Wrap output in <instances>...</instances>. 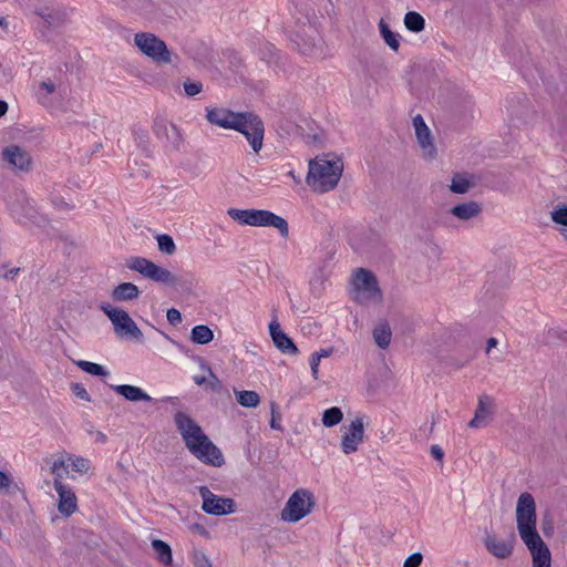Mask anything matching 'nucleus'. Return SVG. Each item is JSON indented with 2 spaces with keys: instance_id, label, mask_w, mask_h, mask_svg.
I'll return each instance as SVG.
<instances>
[{
  "instance_id": "nucleus-13",
  "label": "nucleus",
  "mask_w": 567,
  "mask_h": 567,
  "mask_svg": "<svg viewBox=\"0 0 567 567\" xmlns=\"http://www.w3.org/2000/svg\"><path fill=\"white\" fill-rule=\"evenodd\" d=\"M199 495L203 498L202 509L214 516H221L235 512V502L231 498L214 494L208 487H199Z\"/></svg>"
},
{
  "instance_id": "nucleus-50",
  "label": "nucleus",
  "mask_w": 567,
  "mask_h": 567,
  "mask_svg": "<svg viewBox=\"0 0 567 567\" xmlns=\"http://www.w3.org/2000/svg\"><path fill=\"white\" fill-rule=\"evenodd\" d=\"M76 395L84 400H89V395L85 389H80V391L76 392Z\"/></svg>"
},
{
  "instance_id": "nucleus-7",
  "label": "nucleus",
  "mask_w": 567,
  "mask_h": 567,
  "mask_svg": "<svg viewBox=\"0 0 567 567\" xmlns=\"http://www.w3.org/2000/svg\"><path fill=\"white\" fill-rule=\"evenodd\" d=\"M100 309L112 322L114 332L117 337L134 339L137 341H142L144 339L143 332L130 317L127 311L112 307L109 303H102Z\"/></svg>"
},
{
  "instance_id": "nucleus-2",
  "label": "nucleus",
  "mask_w": 567,
  "mask_h": 567,
  "mask_svg": "<svg viewBox=\"0 0 567 567\" xmlns=\"http://www.w3.org/2000/svg\"><path fill=\"white\" fill-rule=\"evenodd\" d=\"M175 423L187 449L194 456L213 466L219 467L224 464L220 450L205 435L202 427L193 419L183 412H178L175 415Z\"/></svg>"
},
{
  "instance_id": "nucleus-1",
  "label": "nucleus",
  "mask_w": 567,
  "mask_h": 567,
  "mask_svg": "<svg viewBox=\"0 0 567 567\" xmlns=\"http://www.w3.org/2000/svg\"><path fill=\"white\" fill-rule=\"evenodd\" d=\"M516 524L519 537L529 549L533 567H551V555L537 533L536 503L530 493H522L516 504Z\"/></svg>"
},
{
  "instance_id": "nucleus-45",
  "label": "nucleus",
  "mask_w": 567,
  "mask_h": 567,
  "mask_svg": "<svg viewBox=\"0 0 567 567\" xmlns=\"http://www.w3.org/2000/svg\"><path fill=\"white\" fill-rule=\"evenodd\" d=\"M431 454L437 461H442L444 456L443 450L439 445L431 446Z\"/></svg>"
},
{
  "instance_id": "nucleus-24",
  "label": "nucleus",
  "mask_w": 567,
  "mask_h": 567,
  "mask_svg": "<svg viewBox=\"0 0 567 567\" xmlns=\"http://www.w3.org/2000/svg\"><path fill=\"white\" fill-rule=\"evenodd\" d=\"M111 388L130 402H151L153 399L142 389L131 384L111 385Z\"/></svg>"
},
{
  "instance_id": "nucleus-54",
  "label": "nucleus",
  "mask_w": 567,
  "mask_h": 567,
  "mask_svg": "<svg viewBox=\"0 0 567 567\" xmlns=\"http://www.w3.org/2000/svg\"><path fill=\"white\" fill-rule=\"evenodd\" d=\"M203 368H205V369H206V371H207L208 375H209L212 379L216 380V377H215V375H214V373L212 372L210 368H208V367H206V365H203Z\"/></svg>"
},
{
  "instance_id": "nucleus-55",
  "label": "nucleus",
  "mask_w": 567,
  "mask_h": 567,
  "mask_svg": "<svg viewBox=\"0 0 567 567\" xmlns=\"http://www.w3.org/2000/svg\"><path fill=\"white\" fill-rule=\"evenodd\" d=\"M275 425H277V422H274L271 423V427H275Z\"/></svg>"
},
{
  "instance_id": "nucleus-12",
  "label": "nucleus",
  "mask_w": 567,
  "mask_h": 567,
  "mask_svg": "<svg viewBox=\"0 0 567 567\" xmlns=\"http://www.w3.org/2000/svg\"><path fill=\"white\" fill-rule=\"evenodd\" d=\"M365 416H354L348 425H344L341 437V451L349 455L355 453L364 440Z\"/></svg>"
},
{
  "instance_id": "nucleus-21",
  "label": "nucleus",
  "mask_w": 567,
  "mask_h": 567,
  "mask_svg": "<svg viewBox=\"0 0 567 567\" xmlns=\"http://www.w3.org/2000/svg\"><path fill=\"white\" fill-rule=\"evenodd\" d=\"M154 132L158 138L167 140L174 147H178L183 141L182 133L177 126L163 118L155 121Z\"/></svg>"
},
{
  "instance_id": "nucleus-6",
  "label": "nucleus",
  "mask_w": 567,
  "mask_h": 567,
  "mask_svg": "<svg viewBox=\"0 0 567 567\" xmlns=\"http://www.w3.org/2000/svg\"><path fill=\"white\" fill-rule=\"evenodd\" d=\"M316 506V498L307 488L296 489L280 512V518L286 523H298L308 516Z\"/></svg>"
},
{
  "instance_id": "nucleus-28",
  "label": "nucleus",
  "mask_w": 567,
  "mask_h": 567,
  "mask_svg": "<svg viewBox=\"0 0 567 567\" xmlns=\"http://www.w3.org/2000/svg\"><path fill=\"white\" fill-rule=\"evenodd\" d=\"M392 332L386 322L379 323L373 329V339L379 348L386 349L391 342Z\"/></svg>"
},
{
  "instance_id": "nucleus-8",
  "label": "nucleus",
  "mask_w": 567,
  "mask_h": 567,
  "mask_svg": "<svg viewBox=\"0 0 567 567\" xmlns=\"http://www.w3.org/2000/svg\"><path fill=\"white\" fill-rule=\"evenodd\" d=\"M134 45L143 55L147 56L157 64H168L172 62V54L166 43L154 33H136L134 35Z\"/></svg>"
},
{
  "instance_id": "nucleus-15",
  "label": "nucleus",
  "mask_w": 567,
  "mask_h": 567,
  "mask_svg": "<svg viewBox=\"0 0 567 567\" xmlns=\"http://www.w3.org/2000/svg\"><path fill=\"white\" fill-rule=\"evenodd\" d=\"M293 42L298 50L305 55L319 56L322 54V38L311 27L303 30V34H296Z\"/></svg>"
},
{
  "instance_id": "nucleus-38",
  "label": "nucleus",
  "mask_w": 567,
  "mask_h": 567,
  "mask_svg": "<svg viewBox=\"0 0 567 567\" xmlns=\"http://www.w3.org/2000/svg\"><path fill=\"white\" fill-rule=\"evenodd\" d=\"M184 90L187 95L194 96L202 92L203 84L200 82H185Z\"/></svg>"
},
{
  "instance_id": "nucleus-47",
  "label": "nucleus",
  "mask_w": 567,
  "mask_h": 567,
  "mask_svg": "<svg viewBox=\"0 0 567 567\" xmlns=\"http://www.w3.org/2000/svg\"><path fill=\"white\" fill-rule=\"evenodd\" d=\"M19 270V268H12L9 271H7L3 276L6 279H13L18 275Z\"/></svg>"
},
{
  "instance_id": "nucleus-19",
  "label": "nucleus",
  "mask_w": 567,
  "mask_h": 567,
  "mask_svg": "<svg viewBox=\"0 0 567 567\" xmlns=\"http://www.w3.org/2000/svg\"><path fill=\"white\" fill-rule=\"evenodd\" d=\"M269 333H270L274 344L282 353H286V354H297L298 353V348L295 346L292 339L289 338L281 330L280 324L277 320H272L269 323Z\"/></svg>"
},
{
  "instance_id": "nucleus-26",
  "label": "nucleus",
  "mask_w": 567,
  "mask_h": 567,
  "mask_svg": "<svg viewBox=\"0 0 567 567\" xmlns=\"http://www.w3.org/2000/svg\"><path fill=\"white\" fill-rule=\"evenodd\" d=\"M550 219L567 241V205L561 203L557 204L550 212Z\"/></svg>"
},
{
  "instance_id": "nucleus-3",
  "label": "nucleus",
  "mask_w": 567,
  "mask_h": 567,
  "mask_svg": "<svg viewBox=\"0 0 567 567\" xmlns=\"http://www.w3.org/2000/svg\"><path fill=\"white\" fill-rule=\"evenodd\" d=\"M342 171L339 158L317 157L309 163L307 183L316 192H329L337 186Z\"/></svg>"
},
{
  "instance_id": "nucleus-16",
  "label": "nucleus",
  "mask_w": 567,
  "mask_h": 567,
  "mask_svg": "<svg viewBox=\"0 0 567 567\" xmlns=\"http://www.w3.org/2000/svg\"><path fill=\"white\" fill-rule=\"evenodd\" d=\"M53 487L59 496L58 511L61 515L69 517L78 509V498L72 488L59 478L53 480Z\"/></svg>"
},
{
  "instance_id": "nucleus-33",
  "label": "nucleus",
  "mask_w": 567,
  "mask_h": 567,
  "mask_svg": "<svg viewBox=\"0 0 567 567\" xmlns=\"http://www.w3.org/2000/svg\"><path fill=\"white\" fill-rule=\"evenodd\" d=\"M236 398L238 403L245 408H256L260 402V398L255 391H238Z\"/></svg>"
},
{
  "instance_id": "nucleus-43",
  "label": "nucleus",
  "mask_w": 567,
  "mask_h": 567,
  "mask_svg": "<svg viewBox=\"0 0 567 567\" xmlns=\"http://www.w3.org/2000/svg\"><path fill=\"white\" fill-rule=\"evenodd\" d=\"M309 364H310V369H311V374L315 380H318L319 378V364H320V361L318 360L317 357H310L309 359Z\"/></svg>"
},
{
  "instance_id": "nucleus-23",
  "label": "nucleus",
  "mask_w": 567,
  "mask_h": 567,
  "mask_svg": "<svg viewBox=\"0 0 567 567\" xmlns=\"http://www.w3.org/2000/svg\"><path fill=\"white\" fill-rule=\"evenodd\" d=\"M481 205L473 200L455 205L450 210L452 216L462 221H468L471 219L476 218L481 214Z\"/></svg>"
},
{
  "instance_id": "nucleus-5",
  "label": "nucleus",
  "mask_w": 567,
  "mask_h": 567,
  "mask_svg": "<svg viewBox=\"0 0 567 567\" xmlns=\"http://www.w3.org/2000/svg\"><path fill=\"white\" fill-rule=\"evenodd\" d=\"M227 214L240 225L274 227L279 230L282 237L288 236L289 227L286 219L270 210L230 208Z\"/></svg>"
},
{
  "instance_id": "nucleus-22",
  "label": "nucleus",
  "mask_w": 567,
  "mask_h": 567,
  "mask_svg": "<svg viewBox=\"0 0 567 567\" xmlns=\"http://www.w3.org/2000/svg\"><path fill=\"white\" fill-rule=\"evenodd\" d=\"M238 113L224 107L207 109L206 118L219 127L231 130Z\"/></svg>"
},
{
  "instance_id": "nucleus-18",
  "label": "nucleus",
  "mask_w": 567,
  "mask_h": 567,
  "mask_svg": "<svg viewBox=\"0 0 567 567\" xmlns=\"http://www.w3.org/2000/svg\"><path fill=\"white\" fill-rule=\"evenodd\" d=\"M413 126L415 130V136L417 143L422 150V154L425 158H433L435 156V146L432 141L431 131L425 124L421 115H416L413 118Z\"/></svg>"
},
{
  "instance_id": "nucleus-14",
  "label": "nucleus",
  "mask_w": 567,
  "mask_h": 567,
  "mask_svg": "<svg viewBox=\"0 0 567 567\" xmlns=\"http://www.w3.org/2000/svg\"><path fill=\"white\" fill-rule=\"evenodd\" d=\"M2 158L13 171L28 173L32 169L33 161L30 153L18 145L4 147Z\"/></svg>"
},
{
  "instance_id": "nucleus-40",
  "label": "nucleus",
  "mask_w": 567,
  "mask_h": 567,
  "mask_svg": "<svg viewBox=\"0 0 567 567\" xmlns=\"http://www.w3.org/2000/svg\"><path fill=\"white\" fill-rule=\"evenodd\" d=\"M193 561L196 567H213L210 560L204 553H195Z\"/></svg>"
},
{
  "instance_id": "nucleus-34",
  "label": "nucleus",
  "mask_w": 567,
  "mask_h": 567,
  "mask_svg": "<svg viewBox=\"0 0 567 567\" xmlns=\"http://www.w3.org/2000/svg\"><path fill=\"white\" fill-rule=\"evenodd\" d=\"M75 364L84 372L96 375V377H106L109 375V371L105 370V368L101 364L85 361V360H79L75 362Z\"/></svg>"
},
{
  "instance_id": "nucleus-48",
  "label": "nucleus",
  "mask_w": 567,
  "mask_h": 567,
  "mask_svg": "<svg viewBox=\"0 0 567 567\" xmlns=\"http://www.w3.org/2000/svg\"><path fill=\"white\" fill-rule=\"evenodd\" d=\"M193 380L197 385H203L207 382V378L205 375H194Z\"/></svg>"
},
{
  "instance_id": "nucleus-17",
  "label": "nucleus",
  "mask_w": 567,
  "mask_h": 567,
  "mask_svg": "<svg viewBox=\"0 0 567 567\" xmlns=\"http://www.w3.org/2000/svg\"><path fill=\"white\" fill-rule=\"evenodd\" d=\"M515 535L512 534L507 539L498 538L494 534H487L484 538V545L487 551L498 559H506L514 551Z\"/></svg>"
},
{
  "instance_id": "nucleus-56",
  "label": "nucleus",
  "mask_w": 567,
  "mask_h": 567,
  "mask_svg": "<svg viewBox=\"0 0 567 567\" xmlns=\"http://www.w3.org/2000/svg\"><path fill=\"white\" fill-rule=\"evenodd\" d=\"M275 425H277V422H274L271 423V427H275Z\"/></svg>"
},
{
  "instance_id": "nucleus-25",
  "label": "nucleus",
  "mask_w": 567,
  "mask_h": 567,
  "mask_svg": "<svg viewBox=\"0 0 567 567\" xmlns=\"http://www.w3.org/2000/svg\"><path fill=\"white\" fill-rule=\"evenodd\" d=\"M140 293V289L136 285L123 282L113 288L111 296L114 301L121 302L137 299Z\"/></svg>"
},
{
  "instance_id": "nucleus-27",
  "label": "nucleus",
  "mask_w": 567,
  "mask_h": 567,
  "mask_svg": "<svg viewBox=\"0 0 567 567\" xmlns=\"http://www.w3.org/2000/svg\"><path fill=\"white\" fill-rule=\"evenodd\" d=\"M379 30L385 44L394 52H398L400 49V34L393 32L383 19L379 21Z\"/></svg>"
},
{
  "instance_id": "nucleus-39",
  "label": "nucleus",
  "mask_w": 567,
  "mask_h": 567,
  "mask_svg": "<svg viewBox=\"0 0 567 567\" xmlns=\"http://www.w3.org/2000/svg\"><path fill=\"white\" fill-rule=\"evenodd\" d=\"M55 91V86L51 81H44L40 84V90L38 92L39 97L42 100L48 95L52 94Z\"/></svg>"
},
{
  "instance_id": "nucleus-11",
  "label": "nucleus",
  "mask_w": 567,
  "mask_h": 567,
  "mask_svg": "<svg viewBox=\"0 0 567 567\" xmlns=\"http://www.w3.org/2000/svg\"><path fill=\"white\" fill-rule=\"evenodd\" d=\"M128 268L137 271L143 277L151 279L153 281L167 285V286H176L178 285L177 277L166 268H163L155 262L143 258L135 257L132 258L128 262Z\"/></svg>"
},
{
  "instance_id": "nucleus-31",
  "label": "nucleus",
  "mask_w": 567,
  "mask_h": 567,
  "mask_svg": "<svg viewBox=\"0 0 567 567\" xmlns=\"http://www.w3.org/2000/svg\"><path fill=\"white\" fill-rule=\"evenodd\" d=\"M403 23L409 31L414 33H419L425 28L424 18L415 11L406 12L403 19Z\"/></svg>"
},
{
  "instance_id": "nucleus-36",
  "label": "nucleus",
  "mask_w": 567,
  "mask_h": 567,
  "mask_svg": "<svg viewBox=\"0 0 567 567\" xmlns=\"http://www.w3.org/2000/svg\"><path fill=\"white\" fill-rule=\"evenodd\" d=\"M158 249L166 254L173 255L176 250L175 243L169 235L163 234L156 237Z\"/></svg>"
},
{
  "instance_id": "nucleus-20",
  "label": "nucleus",
  "mask_w": 567,
  "mask_h": 567,
  "mask_svg": "<svg viewBox=\"0 0 567 567\" xmlns=\"http://www.w3.org/2000/svg\"><path fill=\"white\" fill-rule=\"evenodd\" d=\"M494 413V401L488 395H482L478 399L474 417L470 421L468 426L480 429L484 426Z\"/></svg>"
},
{
  "instance_id": "nucleus-49",
  "label": "nucleus",
  "mask_w": 567,
  "mask_h": 567,
  "mask_svg": "<svg viewBox=\"0 0 567 567\" xmlns=\"http://www.w3.org/2000/svg\"><path fill=\"white\" fill-rule=\"evenodd\" d=\"M497 344V340L495 338H489L488 341H487V348H486V353H489V351L495 348Z\"/></svg>"
},
{
  "instance_id": "nucleus-10",
  "label": "nucleus",
  "mask_w": 567,
  "mask_h": 567,
  "mask_svg": "<svg viewBox=\"0 0 567 567\" xmlns=\"http://www.w3.org/2000/svg\"><path fill=\"white\" fill-rule=\"evenodd\" d=\"M231 130L238 131L245 135L255 153L262 147L264 123L252 113H238Z\"/></svg>"
},
{
  "instance_id": "nucleus-29",
  "label": "nucleus",
  "mask_w": 567,
  "mask_h": 567,
  "mask_svg": "<svg viewBox=\"0 0 567 567\" xmlns=\"http://www.w3.org/2000/svg\"><path fill=\"white\" fill-rule=\"evenodd\" d=\"M152 547L156 554L157 559L165 566L172 565L173 561V555L171 546L161 540V539H154L152 542Z\"/></svg>"
},
{
  "instance_id": "nucleus-35",
  "label": "nucleus",
  "mask_w": 567,
  "mask_h": 567,
  "mask_svg": "<svg viewBox=\"0 0 567 567\" xmlns=\"http://www.w3.org/2000/svg\"><path fill=\"white\" fill-rule=\"evenodd\" d=\"M471 187L470 181L463 175H455L452 178L450 189L455 194H465Z\"/></svg>"
},
{
  "instance_id": "nucleus-9",
  "label": "nucleus",
  "mask_w": 567,
  "mask_h": 567,
  "mask_svg": "<svg viewBox=\"0 0 567 567\" xmlns=\"http://www.w3.org/2000/svg\"><path fill=\"white\" fill-rule=\"evenodd\" d=\"M91 468V462L87 458L73 454H62L58 456L51 466L54 478L75 480L78 475L87 474Z\"/></svg>"
},
{
  "instance_id": "nucleus-41",
  "label": "nucleus",
  "mask_w": 567,
  "mask_h": 567,
  "mask_svg": "<svg viewBox=\"0 0 567 567\" xmlns=\"http://www.w3.org/2000/svg\"><path fill=\"white\" fill-rule=\"evenodd\" d=\"M423 560L421 553L410 555L403 563V567H419Z\"/></svg>"
},
{
  "instance_id": "nucleus-30",
  "label": "nucleus",
  "mask_w": 567,
  "mask_h": 567,
  "mask_svg": "<svg viewBox=\"0 0 567 567\" xmlns=\"http://www.w3.org/2000/svg\"><path fill=\"white\" fill-rule=\"evenodd\" d=\"M214 338L213 330L205 324L195 326L190 332V340L197 344H207Z\"/></svg>"
},
{
  "instance_id": "nucleus-44",
  "label": "nucleus",
  "mask_w": 567,
  "mask_h": 567,
  "mask_svg": "<svg viewBox=\"0 0 567 567\" xmlns=\"http://www.w3.org/2000/svg\"><path fill=\"white\" fill-rule=\"evenodd\" d=\"M10 484L11 478L9 477V475L0 471V491L8 488Z\"/></svg>"
},
{
  "instance_id": "nucleus-52",
  "label": "nucleus",
  "mask_w": 567,
  "mask_h": 567,
  "mask_svg": "<svg viewBox=\"0 0 567 567\" xmlns=\"http://www.w3.org/2000/svg\"><path fill=\"white\" fill-rule=\"evenodd\" d=\"M0 27L3 28V29L8 28V21L3 17H0Z\"/></svg>"
},
{
  "instance_id": "nucleus-42",
  "label": "nucleus",
  "mask_w": 567,
  "mask_h": 567,
  "mask_svg": "<svg viewBox=\"0 0 567 567\" xmlns=\"http://www.w3.org/2000/svg\"><path fill=\"white\" fill-rule=\"evenodd\" d=\"M166 318L167 321L173 326L179 324L182 322V315L179 310L175 308H171L167 310Z\"/></svg>"
},
{
  "instance_id": "nucleus-4",
  "label": "nucleus",
  "mask_w": 567,
  "mask_h": 567,
  "mask_svg": "<svg viewBox=\"0 0 567 567\" xmlns=\"http://www.w3.org/2000/svg\"><path fill=\"white\" fill-rule=\"evenodd\" d=\"M350 293L352 299L362 306L381 303L383 299L377 277L365 268H358L352 274Z\"/></svg>"
},
{
  "instance_id": "nucleus-37",
  "label": "nucleus",
  "mask_w": 567,
  "mask_h": 567,
  "mask_svg": "<svg viewBox=\"0 0 567 567\" xmlns=\"http://www.w3.org/2000/svg\"><path fill=\"white\" fill-rule=\"evenodd\" d=\"M38 16L50 27H53L59 21V16L55 11L44 9L38 12Z\"/></svg>"
},
{
  "instance_id": "nucleus-32",
  "label": "nucleus",
  "mask_w": 567,
  "mask_h": 567,
  "mask_svg": "<svg viewBox=\"0 0 567 567\" xmlns=\"http://www.w3.org/2000/svg\"><path fill=\"white\" fill-rule=\"evenodd\" d=\"M343 419V413L340 408L332 406L322 413V424L327 427H332L339 424Z\"/></svg>"
},
{
  "instance_id": "nucleus-53",
  "label": "nucleus",
  "mask_w": 567,
  "mask_h": 567,
  "mask_svg": "<svg viewBox=\"0 0 567 567\" xmlns=\"http://www.w3.org/2000/svg\"><path fill=\"white\" fill-rule=\"evenodd\" d=\"M96 439H97L99 441H101V442H105V441H106V436H105V434H104V433H102V432H97V434H96Z\"/></svg>"
},
{
  "instance_id": "nucleus-46",
  "label": "nucleus",
  "mask_w": 567,
  "mask_h": 567,
  "mask_svg": "<svg viewBox=\"0 0 567 567\" xmlns=\"http://www.w3.org/2000/svg\"><path fill=\"white\" fill-rule=\"evenodd\" d=\"M331 353H332V349H321L317 352H313L311 355L317 357L318 360L321 361V359L328 358L329 355H331Z\"/></svg>"
},
{
  "instance_id": "nucleus-51",
  "label": "nucleus",
  "mask_w": 567,
  "mask_h": 567,
  "mask_svg": "<svg viewBox=\"0 0 567 567\" xmlns=\"http://www.w3.org/2000/svg\"><path fill=\"white\" fill-rule=\"evenodd\" d=\"M8 110V105L6 102L0 101V116L4 115Z\"/></svg>"
}]
</instances>
